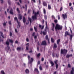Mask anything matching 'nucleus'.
I'll return each instance as SVG.
<instances>
[{
    "mask_svg": "<svg viewBox=\"0 0 74 74\" xmlns=\"http://www.w3.org/2000/svg\"><path fill=\"white\" fill-rule=\"evenodd\" d=\"M42 33L43 35H46V32H43Z\"/></svg>",
    "mask_w": 74,
    "mask_h": 74,
    "instance_id": "obj_48",
    "label": "nucleus"
},
{
    "mask_svg": "<svg viewBox=\"0 0 74 74\" xmlns=\"http://www.w3.org/2000/svg\"><path fill=\"white\" fill-rule=\"evenodd\" d=\"M70 36V40H72V38H73V34L70 35L69 33V32L68 31H66L65 33L64 36L65 37H66L67 36Z\"/></svg>",
    "mask_w": 74,
    "mask_h": 74,
    "instance_id": "obj_3",
    "label": "nucleus"
},
{
    "mask_svg": "<svg viewBox=\"0 0 74 74\" xmlns=\"http://www.w3.org/2000/svg\"><path fill=\"white\" fill-rule=\"evenodd\" d=\"M14 19L15 21H16L17 23H18V26H19V27H21V25H20L21 23L20 22H19L18 21V18L17 17H15L14 18Z\"/></svg>",
    "mask_w": 74,
    "mask_h": 74,
    "instance_id": "obj_5",
    "label": "nucleus"
},
{
    "mask_svg": "<svg viewBox=\"0 0 74 74\" xmlns=\"http://www.w3.org/2000/svg\"><path fill=\"white\" fill-rule=\"evenodd\" d=\"M56 69H57V68H58V64H56Z\"/></svg>",
    "mask_w": 74,
    "mask_h": 74,
    "instance_id": "obj_60",
    "label": "nucleus"
},
{
    "mask_svg": "<svg viewBox=\"0 0 74 74\" xmlns=\"http://www.w3.org/2000/svg\"><path fill=\"white\" fill-rule=\"evenodd\" d=\"M34 29L35 31V32H37V28L36 27H34Z\"/></svg>",
    "mask_w": 74,
    "mask_h": 74,
    "instance_id": "obj_32",
    "label": "nucleus"
},
{
    "mask_svg": "<svg viewBox=\"0 0 74 74\" xmlns=\"http://www.w3.org/2000/svg\"><path fill=\"white\" fill-rule=\"evenodd\" d=\"M71 74H74V67H73L72 68V70L71 71Z\"/></svg>",
    "mask_w": 74,
    "mask_h": 74,
    "instance_id": "obj_15",
    "label": "nucleus"
},
{
    "mask_svg": "<svg viewBox=\"0 0 74 74\" xmlns=\"http://www.w3.org/2000/svg\"><path fill=\"white\" fill-rule=\"evenodd\" d=\"M18 51H20L21 50V47H18L17 48Z\"/></svg>",
    "mask_w": 74,
    "mask_h": 74,
    "instance_id": "obj_22",
    "label": "nucleus"
},
{
    "mask_svg": "<svg viewBox=\"0 0 74 74\" xmlns=\"http://www.w3.org/2000/svg\"><path fill=\"white\" fill-rule=\"evenodd\" d=\"M51 17L52 19H55V16H54L53 15Z\"/></svg>",
    "mask_w": 74,
    "mask_h": 74,
    "instance_id": "obj_41",
    "label": "nucleus"
},
{
    "mask_svg": "<svg viewBox=\"0 0 74 74\" xmlns=\"http://www.w3.org/2000/svg\"><path fill=\"white\" fill-rule=\"evenodd\" d=\"M8 3L9 4V5H11V2H10V1H8Z\"/></svg>",
    "mask_w": 74,
    "mask_h": 74,
    "instance_id": "obj_51",
    "label": "nucleus"
},
{
    "mask_svg": "<svg viewBox=\"0 0 74 74\" xmlns=\"http://www.w3.org/2000/svg\"><path fill=\"white\" fill-rule=\"evenodd\" d=\"M46 27H45V32L47 31V29H48V25H47V21H46Z\"/></svg>",
    "mask_w": 74,
    "mask_h": 74,
    "instance_id": "obj_11",
    "label": "nucleus"
},
{
    "mask_svg": "<svg viewBox=\"0 0 74 74\" xmlns=\"http://www.w3.org/2000/svg\"><path fill=\"white\" fill-rule=\"evenodd\" d=\"M70 56H72V54L67 55L66 56V58H69Z\"/></svg>",
    "mask_w": 74,
    "mask_h": 74,
    "instance_id": "obj_26",
    "label": "nucleus"
},
{
    "mask_svg": "<svg viewBox=\"0 0 74 74\" xmlns=\"http://www.w3.org/2000/svg\"><path fill=\"white\" fill-rule=\"evenodd\" d=\"M68 66L69 68H70L71 67V65L69 64H68Z\"/></svg>",
    "mask_w": 74,
    "mask_h": 74,
    "instance_id": "obj_44",
    "label": "nucleus"
},
{
    "mask_svg": "<svg viewBox=\"0 0 74 74\" xmlns=\"http://www.w3.org/2000/svg\"><path fill=\"white\" fill-rule=\"evenodd\" d=\"M35 12H35V11L34 10H33V13H32L33 14H34V13H35Z\"/></svg>",
    "mask_w": 74,
    "mask_h": 74,
    "instance_id": "obj_56",
    "label": "nucleus"
},
{
    "mask_svg": "<svg viewBox=\"0 0 74 74\" xmlns=\"http://www.w3.org/2000/svg\"><path fill=\"white\" fill-rule=\"evenodd\" d=\"M41 45H47V42H46V41H43L42 42Z\"/></svg>",
    "mask_w": 74,
    "mask_h": 74,
    "instance_id": "obj_9",
    "label": "nucleus"
},
{
    "mask_svg": "<svg viewBox=\"0 0 74 74\" xmlns=\"http://www.w3.org/2000/svg\"><path fill=\"white\" fill-rule=\"evenodd\" d=\"M28 20L27 21L28 23H26V25H29V21L30 22V25H31V24H32V18H31L30 17H28Z\"/></svg>",
    "mask_w": 74,
    "mask_h": 74,
    "instance_id": "obj_7",
    "label": "nucleus"
},
{
    "mask_svg": "<svg viewBox=\"0 0 74 74\" xmlns=\"http://www.w3.org/2000/svg\"><path fill=\"white\" fill-rule=\"evenodd\" d=\"M31 11V10H30V9H29L28 11V12H27L28 14H30Z\"/></svg>",
    "mask_w": 74,
    "mask_h": 74,
    "instance_id": "obj_36",
    "label": "nucleus"
},
{
    "mask_svg": "<svg viewBox=\"0 0 74 74\" xmlns=\"http://www.w3.org/2000/svg\"><path fill=\"white\" fill-rule=\"evenodd\" d=\"M60 42V39H58L57 40V44H58V45H59V42Z\"/></svg>",
    "mask_w": 74,
    "mask_h": 74,
    "instance_id": "obj_21",
    "label": "nucleus"
},
{
    "mask_svg": "<svg viewBox=\"0 0 74 74\" xmlns=\"http://www.w3.org/2000/svg\"><path fill=\"white\" fill-rule=\"evenodd\" d=\"M1 41H3V39H2L1 38L0 39V42H1Z\"/></svg>",
    "mask_w": 74,
    "mask_h": 74,
    "instance_id": "obj_58",
    "label": "nucleus"
},
{
    "mask_svg": "<svg viewBox=\"0 0 74 74\" xmlns=\"http://www.w3.org/2000/svg\"><path fill=\"white\" fill-rule=\"evenodd\" d=\"M12 32H10V36H12Z\"/></svg>",
    "mask_w": 74,
    "mask_h": 74,
    "instance_id": "obj_53",
    "label": "nucleus"
},
{
    "mask_svg": "<svg viewBox=\"0 0 74 74\" xmlns=\"http://www.w3.org/2000/svg\"><path fill=\"white\" fill-rule=\"evenodd\" d=\"M54 47H57V45L56 43H54Z\"/></svg>",
    "mask_w": 74,
    "mask_h": 74,
    "instance_id": "obj_63",
    "label": "nucleus"
},
{
    "mask_svg": "<svg viewBox=\"0 0 74 74\" xmlns=\"http://www.w3.org/2000/svg\"><path fill=\"white\" fill-rule=\"evenodd\" d=\"M26 41H27V42H29V40L28 38H27L26 39Z\"/></svg>",
    "mask_w": 74,
    "mask_h": 74,
    "instance_id": "obj_50",
    "label": "nucleus"
},
{
    "mask_svg": "<svg viewBox=\"0 0 74 74\" xmlns=\"http://www.w3.org/2000/svg\"><path fill=\"white\" fill-rule=\"evenodd\" d=\"M43 13L45 15H46V10H45V8L43 9Z\"/></svg>",
    "mask_w": 74,
    "mask_h": 74,
    "instance_id": "obj_28",
    "label": "nucleus"
},
{
    "mask_svg": "<svg viewBox=\"0 0 74 74\" xmlns=\"http://www.w3.org/2000/svg\"><path fill=\"white\" fill-rule=\"evenodd\" d=\"M45 38L46 40H49V38H48V36L47 35L46 36Z\"/></svg>",
    "mask_w": 74,
    "mask_h": 74,
    "instance_id": "obj_30",
    "label": "nucleus"
},
{
    "mask_svg": "<svg viewBox=\"0 0 74 74\" xmlns=\"http://www.w3.org/2000/svg\"><path fill=\"white\" fill-rule=\"evenodd\" d=\"M3 26H6V23L5 22H4L3 23Z\"/></svg>",
    "mask_w": 74,
    "mask_h": 74,
    "instance_id": "obj_40",
    "label": "nucleus"
},
{
    "mask_svg": "<svg viewBox=\"0 0 74 74\" xmlns=\"http://www.w3.org/2000/svg\"><path fill=\"white\" fill-rule=\"evenodd\" d=\"M53 25V27L52 28L51 30L53 31H54V27H55V24L53 23H52Z\"/></svg>",
    "mask_w": 74,
    "mask_h": 74,
    "instance_id": "obj_20",
    "label": "nucleus"
},
{
    "mask_svg": "<svg viewBox=\"0 0 74 74\" xmlns=\"http://www.w3.org/2000/svg\"><path fill=\"white\" fill-rule=\"evenodd\" d=\"M62 16L64 19H65L66 18H67V14L66 13L65 14H62Z\"/></svg>",
    "mask_w": 74,
    "mask_h": 74,
    "instance_id": "obj_8",
    "label": "nucleus"
},
{
    "mask_svg": "<svg viewBox=\"0 0 74 74\" xmlns=\"http://www.w3.org/2000/svg\"><path fill=\"white\" fill-rule=\"evenodd\" d=\"M0 34H1V36H2V37L3 38H4V34H3V32H0Z\"/></svg>",
    "mask_w": 74,
    "mask_h": 74,
    "instance_id": "obj_18",
    "label": "nucleus"
},
{
    "mask_svg": "<svg viewBox=\"0 0 74 74\" xmlns=\"http://www.w3.org/2000/svg\"><path fill=\"white\" fill-rule=\"evenodd\" d=\"M15 32L16 33H18V31L17 30V29H15Z\"/></svg>",
    "mask_w": 74,
    "mask_h": 74,
    "instance_id": "obj_61",
    "label": "nucleus"
},
{
    "mask_svg": "<svg viewBox=\"0 0 74 74\" xmlns=\"http://www.w3.org/2000/svg\"><path fill=\"white\" fill-rule=\"evenodd\" d=\"M70 32L71 34H73V31H72V30H71V28L70 29Z\"/></svg>",
    "mask_w": 74,
    "mask_h": 74,
    "instance_id": "obj_54",
    "label": "nucleus"
},
{
    "mask_svg": "<svg viewBox=\"0 0 74 74\" xmlns=\"http://www.w3.org/2000/svg\"><path fill=\"white\" fill-rule=\"evenodd\" d=\"M1 74H5V73L4 72V71H1Z\"/></svg>",
    "mask_w": 74,
    "mask_h": 74,
    "instance_id": "obj_34",
    "label": "nucleus"
},
{
    "mask_svg": "<svg viewBox=\"0 0 74 74\" xmlns=\"http://www.w3.org/2000/svg\"><path fill=\"white\" fill-rule=\"evenodd\" d=\"M39 27L41 28V29L42 30V29H43L44 28V25H43L41 27V25H39Z\"/></svg>",
    "mask_w": 74,
    "mask_h": 74,
    "instance_id": "obj_17",
    "label": "nucleus"
},
{
    "mask_svg": "<svg viewBox=\"0 0 74 74\" xmlns=\"http://www.w3.org/2000/svg\"><path fill=\"white\" fill-rule=\"evenodd\" d=\"M9 24L10 25H11H11H12V23H11V21H9Z\"/></svg>",
    "mask_w": 74,
    "mask_h": 74,
    "instance_id": "obj_33",
    "label": "nucleus"
},
{
    "mask_svg": "<svg viewBox=\"0 0 74 74\" xmlns=\"http://www.w3.org/2000/svg\"><path fill=\"white\" fill-rule=\"evenodd\" d=\"M39 69H40V70H42V66H41V65L40 66Z\"/></svg>",
    "mask_w": 74,
    "mask_h": 74,
    "instance_id": "obj_37",
    "label": "nucleus"
},
{
    "mask_svg": "<svg viewBox=\"0 0 74 74\" xmlns=\"http://www.w3.org/2000/svg\"><path fill=\"white\" fill-rule=\"evenodd\" d=\"M40 53H39L37 55V56L38 57H39V56H40Z\"/></svg>",
    "mask_w": 74,
    "mask_h": 74,
    "instance_id": "obj_55",
    "label": "nucleus"
},
{
    "mask_svg": "<svg viewBox=\"0 0 74 74\" xmlns=\"http://www.w3.org/2000/svg\"><path fill=\"white\" fill-rule=\"evenodd\" d=\"M23 21L24 24H25V23H26V18L25 17H23Z\"/></svg>",
    "mask_w": 74,
    "mask_h": 74,
    "instance_id": "obj_12",
    "label": "nucleus"
},
{
    "mask_svg": "<svg viewBox=\"0 0 74 74\" xmlns=\"http://www.w3.org/2000/svg\"><path fill=\"white\" fill-rule=\"evenodd\" d=\"M26 47H29V43H28L26 44Z\"/></svg>",
    "mask_w": 74,
    "mask_h": 74,
    "instance_id": "obj_38",
    "label": "nucleus"
},
{
    "mask_svg": "<svg viewBox=\"0 0 74 74\" xmlns=\"http://www.w3.org/2000/svg\"><path fill=\"white\" fill-rule=\"evenodd\" d=\"M69 6H71V5H72V4H71V3H69Z\"/></svg>",
    "mask_w": 74,
    "mask_h": 74,
    "instance_id": "obj_59",
    "label": "nucleus"
},
{
    "mask_svg": "<svg viewBox=\"0 0 74 74\" xmlns=\"http://www.w3.org/2000/svg\"><path fill=\"white\" fill-rule=\"evenodd\" d=\"M56 57H57V58H58V57L59 56V54L58 53L56 54Z\"/></svg>",
    "mask_w": 74,
    "mask_h": 74,
    "instance_id": "obj_52",
    "label": "nucleus"
},
{
    "mask_svg": "<svg viewBox=\"0 0 74 74\" xmlns=\"http://www.w3.org/2000/svg\"><path fill=\"white\" fill-rule=\"evenodd\" d=\"M54 22L56 23H58V20H54Z\"/></svg>",
    "mask_w": 74,
    "mask_h": 74,
    "instance_id": "obj_43",
    "label": "nucleus"
},
{
    "mask_svg": "<svg viewBox=\"0 0 74 74\" xmlns=\"http://www.w3.org/2000/svg\"><path fill=\"white\" fill-rule=\"evenodd\" d=\"M58 62V60H56L54 61V63H55L56 64H57V63Z\"/></svg>",
    "mask_w": 74,
    "mask_h": 74,
    "instance_id": "obj_46",
    "label": "nucleus"
},
{
    "mask_svg": "<svg viewBox=\"0 0 74 74\" xmlns=\"http://www.w3.org/2000/svg\"><path fill=\"white\" fill-rule=\"evenodd\" d=\"M44 18L46 20H47V16L46 15H45Z\"/></svg>",
    "mask_w": 74,
    "mask_h": 74,
    "instance_id": "obj_45",
    "label": "nucleus"
},
{
    "mask_svg": "<svg viewBox=\"0 0 74 74\" xmlns=\"http://www.w3.org/2000/svg\"><path fill=\"white\" fill-rule=\"evenodd\" d=\"M28 58L29 60V64H31L32 62H33V58H31V60H30V56H28Z\"/></svg>",
    "mask_w": 74,
    "mask_h": 74,
    "instance_id": "obj_6",
    "label": "nucleus"
},
{
    "mask_svg": "<svg viewBox=\"0 0 74 74\" xmlns=\"http://www.w3.org/2000/svg\"><path fill=\"white\" fill-rule=\"evenodd\" d=\"M38 14H39V11L37 12H35L34 16H32V18L33 21L37 19V15H38Z\"/></svg>",
    "mask_w": 74,
    "mask_h": 74,
    "instance_id": "obj_1",
    "label": "nucleus"
},
{
    "mask_svg": "<svg viewBox=\"0 0 74 74\" xmlns=\"http://www.w3.org/2000/svg\"><path fill=\"white\" fill-rule=\"evenodd\" d=\"M55 29L56 30H62L63 27H62V26H60V25H59L58 24H57L55 27Z\"/></svg>",
    "mask_w": 74,
    "mask_h": 74,
    "instance_id": "obj_2",
    "label": "nucleus"
},
{
    "mask_svg": "<svg viewBox=\"0 0 74 74\" xmlns=\"http://www.w3.org/2000/svg\"><path fill=\"white\" fill-rule=\"evenodd\" d=\"M25 72L26 73H27V74H28L29 73V69H27L25 70Z\"/></svg>",
    "mask_w": 74,
    "mask_h": 74,
    "instance_id": "obj_24",
    "label": "nucleus"
},
{
    "mask_svg": "<svg viewBox=\"0 0 74 74\" xmlns=\"http://www.w3.org/2000/svg\"><path fill=\"white\" fill-rule=\"evenodd\" d=\"M16 10L18 13H20V10H19V8H17Z\"/></svg>",
    "mask_w": 74,
    "mask_h": 74,
    "instance_id": "obj_35",
    "label": "nucleus"
},
{
    "mask_svg": "<svg viewBox=\"0 0 74 74\" xmlns=\"http://www.w3.org/2000/svg\"><path fill=\"white\" fill-rule=\"evenodd\" d=\"M67 52V50L65 49H61V54H63L64 56H65Z\"/></svg>",
    "mask_w": 74,
    "mask_h": 74,
    "instance_id": "obj_4",
    "label": "nucleus"
},
{
    "mask_svg": "<svg viewBox=\"0 0 74 74\" xmlns=\"http://www.w3.org/2000/svg\"><path fill=\"white\" fill-rule=\"evenodd\" d=\"M10 49V47H5V50L8 52V50Z\"/></svg>",
    "mask_w": 74,
    "mask_h": 74,
    "instance_id": "obj_19",
    "label": "nucleus"
},
{
    "mask_svg": "<svg viewBox=\"0 0 74 74\" xmlns=\"http://www.w3.org/2000/svg\"><path fill=\"white\" fill-rule=\"evenodd\" d=\"M36 38H37V36H34V39L35 40L36 42H37V41L36 40Z\"/></svg>",
    "mask_w": 74,
    "mask_h": 74,
    "instance_id": "obj_47",
    "label": "nucleus"
},
{
    "mask_svg": "<svg viewBox=\"0 0 74 74\" xmlns=\"http://www.w3.org/2000/svg\"><path fill=\"white\" fill-rule=\"evenodd\" d=\"M43 5L44 6L47 7V3H46V2L45 1H44L43 2Z\"/></svg>",
    "mask_w": 74,
    "mask_h": 74,
    "instance_id": "obj_16",
    "label": "nucleus"
},
{
    "mask_svg": "<svg viewBox=\"0 0 74 74\" xmlns=\"http://www.w3.org/2000/svg\"><path fill=\"white\" fill-rule=\"evenodd\" d=\"M36 34L35 32H34L32 34V36H34V35H35Z\"/></svg>",
    "mask_w": 74,
    "mask_h": 74,
    "instance_id": "obj_57",
    "label": "nucleus"
},
{
    "mask_svg": "<svg viewBox=\"0 0 74 74\" xmlns=\"http://www.w3.org/2000/svg\"><path fill=\"white\" fill-rule=\"evenodd\" d=\"M51 41L52 42H53V43L54 42V39L53 38H51Z\"/></svg>",
    "mask_w": 74,
    "mask_h": 74,
    "instance_id": "obj_29",
    "label": "nucleus"
},
{
    "mask_svg": "<svg viewBox=\"0 0 74 74\" xmlns=\"http://www.w3.org/2000/svg\"><path fill=\"white\" fill-rule=\"evenodd\" d=\"M70 9H71L72 11H73V6H72L71 7V8H70Z\"/></svg>",
    "mask_w": 74,
    "mask_h": 74,
    "instance_id": "obj_39",
    "label": "nucleus"
},
{
    "mask_svg": "<svg viewBox=\"0 0 74 74\" xmlns=\"http://www.w3.org/2000/svg\"><path fill=\"white\" fill-rule=\"evenodd\" d=\"M35 71L36 72V73H38L39 72L38 71V69L37 68H35Z\"/></svg>",
    "mask_w": 74,
    "mask_h": 74,
    "instance_id": "obj_31",
    "label": "nucleus"
},
{
    "mask_svg": "<svg viewBox=\"0 0 74 74\" xmlns=\"http://www.w3.org/2000/svg\"><path fill=\"white\" fill-rule=\"evenodd\" d=\"M62 10H63V7H61L60 8V11H62Z\"/></svg>",
    "mask_w": 74,
    "mask_h": 74,
    "instance_id": "obj_42",
    "label": "nucleus"
},
{
    "mask_svg": "<svg viewBox=\"0 0 74 74\" xmlns=\"http://www.w3.org/2000/svg\"><path fill=\"white\" fill-rule=\"evenodd\" d=\"M22 17H23V16L21 14H19L18 16V19L19 20H22Z\"/></svg>",
    "mask_w": 74,
    "mask_h": 74,
    "instance_id": "obj_10",
    "label": "nucleus"
},
{
    "mask_svg": "<svg viewBox=\"0 0 74 74\" xmlns=\"http://www.w3.org/2000/svg\"><path fill=\"white\" fill-rule=\"evenodd\" d=\"M44 60V58H42L41 59V60L42 61H43Z\"/></svg>",
    "mask_w": 74,
    "mask_h": 74,
    "instance_id": "obj_64",
    "label": "nucleus"
},
{
    "mask_svg": "<svg viewBox=\"0 0 74 74\" xmlns=\"http://www.w3.org/2000/svg\"><path fill=\"white\" fill-rule=\"evenodd\" d=\"M52 8H51V5H50L49 4L48 5V10H51Z\"/></svg>",
    "mask_w": 74,
    "mask_h": 74,
    "instance_id": "obj_23",
    "label": "nucleus"
},
{
    "mask_svg": "<svg viewBox=\"0 0 74 74\" xmlns=\"http://www.w3.org/2000/svg\"><path fill=\"white\" fill-rule=\"evenodd\" d=\"M9 40L10 43H13V40H12L9 39Z\"/></svg>",
    "mask_w": 74,
    "mask_h": 74,
    "instance_id": "obj_27",
    "label": "nucleus"
},
{
    "mask_svg": "<svg viewBox=\"0 0 74 74\" xmlns=\"http://www.w3.org/2000/svg\"><path fill=\"white\" fill-rule=\"evenodd\" d=\"M60 19V16L59 15H58V19L59 20Z\"/></svg>",
    "mask_w": 74,
    "mask_h": 74,
    "instance_id": "obj_49",
    "label": "nucleus"
},
{
    "mask_svg": "<svg viewBox=\"0 0 74 74\" xmlns=\"http://www.w3.org/2000/svg\"><path fill=\"white\" fill-rule=\"evenodd\" d=\"M10 14H12V15H13L14 14V13L13 12V10L12 8L11 9V10L10 11Z\"/></svg>",
    "mask_w": 74,
    "mask_h": 74,
    "instance_id": "obj_14",
    "label": "nucleus"
},
{
    "mask_svg": "<svg viewBox=\"0 0 74 74\" xmlns=\"http://www.w3.org/2000/svg\"><path fill=\"white\" fill-rule=\"evenodd\" d=\"M8 41H9V39H8L6 42V44L7 45H10V42Z\"/></svg>",
    "mask_w": 74,
    "mask_h": 74,
    "instance_id": "obj_13",
    "label": "nucleus"
},
{
    "mask_svg": "<svg viewBox=\"0 0 74 74\" xmlns=\"http://www.w3.org/2000/svg\"><path fill=\"white\" fill-rule=\"evenodd\" d=\"M50 63L51 64V66H54V65H55V64H54V63H53V62L52 61H50Z\"/></svg>",
    "mask_w": 74,
    "mask_h": 74,
    "instance_id": "obj_25",
    "label": "nucleus"
},
{
    "mask_svg": "<svg viewBox=\"0 0 74 74\" xmlns=\"http://www.w3.org/2000/svg\"><path fill=\"white\" fill-rule=\"evenodd\" d=\"M39 3L40 5L41 4V0H39Z\"/></svg>",
    "mask_w": 74,
    "mask_h": 74,
    "instance_id": "obj_62",
    "label": "nucleus"
}]
</instances>
